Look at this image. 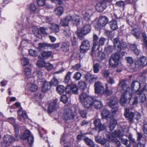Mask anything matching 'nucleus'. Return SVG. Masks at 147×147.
Returning <instances> with one entry per match:
<instances>
[{
  "mask_svg": "<svg viewBox=\"0 0 147 147\" xmlns=\"http://www.w3.org/2000/svg\"><path fill=\"white\" fill-rule=\"evenodd\" d=\"M91 22H86L83 28L81 30H78L77 34L78 36L80 37H82L83 35H86L89 33L91 30L90 24Z\"/></svg>",
  "mask_w": 147,
  "mask_h": 147,
  "instance_id": "obj_3",
  "label": "nucleus"
},
{
  "mask_svg": "<svg viewBox=\"0 0 147 147\" xmlns=\"http://www.w3.org/2000/svg\"><path fill=\"white\" fill-rule=\"evenodd\" d=\"M61 49L65 52L69 50V45L65 43H63L62 45Z\"/></svg>",
  "mask_w": 147,
  "mask_h": 147,
  "instance_id": "obj_43",
  "label": "nucleus"
},
{
  "mask_svg": "<svg viewBox=\"0 0 147 147\" xmlns=\"http://www.w3.org/2000/svg\"><path fill=\"white\" fill-rule=\"evenodd\" d=\"M39 46L40 48L45 49L47 47H49V43H39Z\"/></svg>",
  "mask_w": 147,
  "mask_h": 147,
  "instance_id": "obj_58",
  "label": "nucleus"
},
{
  "mask_svg": "<svg viewBox=\"0 0 147 147\" xmlns=\"http://www.w3.org/2000/svg\"><path fill=\"white\" fill-rule=\"evenodd\" d=\"M117 124V121L115 119H112L110 121L109 128L111 130L114 129Z\"/></svg>",
  "mask_w": 147,
  "mask_h": 147,
  "instance_id": "obj_34",
  "label": "nucleus"
},
{
  "mask_svg": "<svg viewBox=\"0 0 147 147\" xmlns=\"http://www.w3.org/2000/svg\"><path fill=\"white\" fill-rule=\"evenodd\" d=\"M47 69L49 71H50L53 68V65L49 63H47L45 66Z\"/></svg>",
  "mask_w": 147,
  "mask_h": 147,
  "instance_id": "obj_57",
  "label": "nucleus"
},
{
  "mask_svg": "<svg viewBox=\"0 0 147 147\" xmlns=\"http://www.w3.org/2000/svg\"><path fill=\"white\" fill-rule=\"evenodd\" d=\"M32 30L37 37L39 38H41V35L39 33V31L38 28L36 26H35L32 28Z\"/></svg>",
  "mask_w": 147,
  "mask_h": 147,
  "instance_id": "obj_41",
  "label": "nucleus"
},
{
  "mask_svg": "<svg viewBox=\"0 0 147 147\" xmlns=\"http://www.w3.org/2000/svg\"><path fill=\"white\" fill-rule=\"evenodd\" d=\"M98 39V37L96 34H94L93 36V42L92 49H94L95 46H96V44L98 43L97 40Z\"/></svg>",
  "mask_w": 147,
  "mask_h": 147,
  "instance_id": "obj_47",
  "label": "nucleus"
},
{
  "mask_svg": "<svg viewBox=\"0 0 147 147\" xmlns=\"http://www.w3.org/2000/svg\"><path fill=\"white\" fill-rule=\"evenodd\" d=\"M34 98L37 101H39L42 98V96L40 93H37L34 94Z\"/></svg>",
  "mask_w": 147,
  "mask_h": 147,
  "instance_id": "obj_48",
  "label": "nucleus"
},
{
  "mask_svg": "<svg viewBox=\"0 0 147 147\" xmlns=\"http://www.w3.org/2000/svg\"><path fill=\"white\" fill-rule=\"evenodd\" d=\"M93 9H90L87 10L84 15V17L85 20L86 21V22H91L90 20V16L93 13Z\"/></svg>",
  "mask_w": 147,
  "mask_h": 147,
  "instance_id": "obj_20",
  "label": "nucleus"
},
{
  "mask_svg": "<svg viewBox=\"0 0 147 147\" xmlns=\"http://www.w3.org/2000/svg\"><path fill=\"white\" fill-rule=\"evenodd\" d=\"M71 19L70 16H68L65 18L62 19L60 23L61 25L62 26H67Z\"/></svg>",
  "mask_w": 147,
  "mask_h": 147,
  "instance_id": "obj_21",
  "label": "nucleus"
},
{
  "mask_svg": "<svg viewBox=\"0 0 147 147\" xmlns=\"http://www.w3.org/2000/svg\"><path fill=\"white\" fill-rule=\"evenodd\" d=\"M145 141L139 142L138 143L137 147H145Z\"/></svg>",
  "mask_w": 147,
  "mask_h": 147,
  "instance_id": "obj_64",
  "label": "nucleus"
},
{
  "mask_svg": "<svg viewBox=\"0 0 147 147\" xmlns=\"http://www.w3.org/2000/svg\"><path fill=\"white\" fill-rule=\"evenodd\" d=\"M119 59V56L118 54L117 53L112 54L109 60V65L112 67H116L118 65Z\"/></svg>",
  "mask_w": 147,
  "mask_h": 147,
  "instance_id": "obj_7",
  "label": "nucleus"
},
{
  "mask_svg": "<svg viewBox=\"0 0 147 147\" xmlns=\"http://www.w3.org/2000/svg\"><path fill=\"white\" fill-rule=\"evenodd\" d=\"M51 26H49L51 29L54 32L57 33L59 31V25L55 24H51Z\"/></svg>",
  "mask_w": 147,
  "mask_h": 147,
  "instance_id": "obj_29",
  "label": "nucleus"
},
{
  "mask_svg": "<svg viewBox=\"0 0 147 147\" xmlns=\"http://www.w3.org/2000/svg\"><path fill=\"white\" fill-rule=\"evenodd\" d=\"M82 76L81 74L79 72H77L74 76L73 78L76 80H80Z\"/></svg>",
  "mask_w": 147,
  "mask_h": 147,
  "instance_id": "obj_50",
  "label": "nucleus"
},
{
  "mask_svg": "<svg viewBox=\"0 0 147 147\" xmlns=\"http://www.w3.org/2000/svg\"><path fill=\"white\" fill-rule=\"evenodd\" d=\"M29 9L32 12H34L36 10V7L34 3H31L29 5Z\"/></svg>",
  "mask_w": 147,
  "mask_h": 147,
  "instance_id": "obj_54",
  "label": "nucleus"
},
{
  "mask_svg": "<svg viewBox=\"0 0 147 147\" xmlns=\"http://www.w3.org/2000/svg\"><path fill=\"white\" fill-rule=\"evenodd\" d=\"M14 141L13 137L11 136L6 135L4 136L3 138V141L1 143L2 146L7 147Z\"/></svg>",
  "mask_w": 147,
  "mask_h": 147,
  "instance_id": "obj_8",
  "label": "nucleus"
},
{
  "mask_svg": "<svg viewBox=\"0 0 147 147\" xmlns=\"http://www.w3.org/2000/svg\"><path fill=\"white\" fill-rule=\"evenodd\" d=\"M57 99H56L49 104L48 109V112L51 113L56 110L57 108Z\"/></svg>",
  "mask_w": 147,
  "mask_h": 147,
  "instance_id": "obj_15",
  "label": "nucleus"
},
{
  "mask_svg": "<svg viewBox=\"0 0 147 147\" xmlns=\"http://www.w3.org/2000/svg\"><path fill=\"white\" fill-rule=\"evenodd\" d=\"M105 55L101 52H98L96 55V58L99 61H101L105 58Z\"/></svg>",
  "mask_w": 147,
  "mask_h": 147,
  "instance_id": "obj_31",
  "label": "nucleus"
},
{
  "mask_svg": "<svg viewBox=\"0 0 147 147\" xmlns=\"http://www.w3.org/2000/svg\"><path fill=\"white\" fill-rule=\"evenodd\" d=\"M110 27L112 30H115L118 28L117 21L115 20H112L109 22Z\"/></svg>",
  "mask_w": 147,
  "mask_h": 147,
  "instance_id": "obj_24",
  "label": "nucleus"
},
{
  "mask_svg": "<svg viewBox=\"0 0 147 147\" xmlns=\"http://www.w3.org/2000/svg\"><path fill=\"white\" fill-rule=\"evenodd\" d=\"M71 19L70 22L71 23L76 26L79 24L81 18L78 15H74L72 16H71Z\"/></svg>",
  "mask_w": 147,
  "mask_h": 147,
  "instance_id": "obj_18",
  "label": "nucleus"
},
{
  "mask_svg": "<svg viewBox=\"0 0 147 147\" xmlns=\"http://www.w3.org/2000/svg\"><path fill=\"white\" fill-rule=\"evenodd\" d=\"M85 143L88 146L90 147H94L95 144L93 141L87 137L84 139Z\"/></svg>",
  "mask_w": 147,
  "mask_h": 147,
  "instance_id": "obj_30",
  "label": "nucleus"
},
{
  "mask_svg": "<svg viewBox=\"0 0 147 147\" xmlns=\"http://www.w3.org/2000/svg\"><path fill=\"white\" fill-rule=\"evenodd\" d=\"M64 11L63 8L61 6H59L54 10V12L55 14L58 16H61L62 15Z\"/></svg>",
  "mask_w": 147,
  "mask_h": 147,
  "instance_id": "obj_32",
  "label": "nucleus"
},
{
  "mask_svg": "<svg viewBox=\"0 0 147 147\" xmlns=\"http://www.w3.org/2000/svg\"><path fill=\"white\" fill-rule=\"evenodd\" d=\"M106 6L105 3L103 2H99L96 5L95 8L99 12L102 11L106 8Z\"/></svg>",
  "mask_w": 147,
  "mask_h": 147,
  "instance_id": "obj_19",
  "label": "nucleus"
},
{
  "mask_svg": "<svg viewBox=\"0 0 147 147\" xmlns=\"http://www.w3.org/2000/svg\"><path fill=\"white\" fill-rule=\"evenodd\" d=\"M78 86L80 89L84 90L86 88V84L84 82L80 81L78 82Z\"/></svg>",
  "mask_w": 147,
  "mask_h": 147,
  "instance_id": "obj_42",
  "label": "nucleus"
},
{
  "mask_svg": "<svg viewBox=\"0 0 147 147\" xmlns=\"http://www.w3.org/2000/svg\"><path fill=\"white\" fill-rule=\"evenodd\" d=\"M110 75V71L109 70H105L102 73V75L105 78H108Z\"/></svg>",
  "mask_w": 147,
  "mask_h": 147,
  "instance_id": "obj_61",
  "label": "nucleus"
},
{
  "mask_svg": "<svg viewBox=\"0 0 147 147\" xmlns=\"http://www.w3.org/2000/svg\"><path fill=\"white\" fill-rule=\"evenodd\" d=\"M63 33L67 38H69L71 37V33L69 27L65 28L64 29Z\"/></svg>",
  "mask_w": 147,
  "mask_h": 147,
  "instance_id": "obj_35",
  "label": "nucleus"
},
{
  "mask_svg": "<svg viewBox=\"0 0 147 147\" xmlns=\"http://www.w3.org/2000/svg\"><path fill=\"white\" fill-rule=\"evenodd\" d=\"M109 111L106 109H105L102 111L101 115L103 118L106 119L109 115Z\"/></svg>",
  "mask_w": 147,
  "mask_h": 147,
  "instance_id": "obj_37",
  "label": "nucleus"
},
{
  "mask_svg": "<svg viewBox=\"0 0 147 147\" xmlns=\"http://www.w3.org/2000/svg\"><path fill=\"white\" fill-rule=\"evenodd\" d=\"M38 89V86L34 84L30 83L28 84V89L31 92L36 91Z\"/></svg>",
  "mask_w": 147,
  "mask_h": 147,
  "instance_id": "obj_28",
  "label": "nucleus"
},
{
  "mask_svg": "<svg viewBox=\"0 0 147 147\" xmlns=\"http://www.w3.org/2000/svg\"><path fill=\"white\" fill-rule=\"evenodd\" d=\"M132 33L137 38H138L140 34V32L138 28L133 29L132 30Z\"/></svg>",
  "mask_w": 147,
  "mask_h": 147,
  "instance_id": "obj_36",
  "label": "nucleus"
},
{
  "mask_svg": "<svg viewBox=\"0 0 147 147\" xmlns=\"http://www.w3.org/2000/svg\"><path fill=\"white\" fill-rule=\"evenodd\" d=\"M59 43H56L54 44L49 43V47L50 49H54L58 48L59 47Z\"/></svg>",
  "mask_w": 147,
  "mask_h": 147,
  "instance_id": "obj_45",
  "label": "nucleus"
},
{
  "mask_svg": "<svg viewBox=\"0 0 147 147\" xmlns=\"http://www.w3.org/2000/svg\"><path fill=\"white\" fill-rule=\"evenodd\" d=\"M90 44L89 42L87 40H85L82 43L80 46V51L81 52L85 53L89 49Z\"/></svg>",
  "mask_w": 147,
  "mask_h": 147,
  "instance_id": "obj_12",
  "label": "nucleus"
},
{
  "mask_svg": "<svg viewBox=\"0 0 147 147\" xmlns=\"http://www.w3.org/2000/svg\"><path fill=\"white\" fill-rule=\"evenodd\" d=\"M119 86L120 87L121 91L123 94L120 100V102L122 105H123L129 100L131 98L132 94L129 92L130 90L129 87H126V80H122L120 81L119 82Z\"/></svg>",
  "mask_w": 147,
  "mask_h": 147,
  "instance_id": "obj_2",
  "label": "nucleus"
},
{
  "mask_svg": "<svg viewBox=\"0 0 147 147\" xmlns=\"http://www.w3.org/2000/svg\"><path fill=\"white\" fill-rule=\"evenodd\" d=\"M111 136L113 138H119L121 139L123 136V135L121 133V132L119 130L117 131H114L111 133Z\"/></svg>",
  "mask_w": 147,
  "mask_h": 147,
  "instance_id": "obj_26",
  "label": "nucleus"
},
{
  "mask_svg": "<svg viewBox=\"0 0 147 147\" xmlns=\"http://www.w3.org/2000/svg\"><path fill=\"white\" fill-rule=\"evenodd\" d=\"M113 42L115 48L119 52L122 49H125L127 47L126 43L123 42H120L119 39L117 38L114 39Z\"/></svg>",
  "mask_w": 147,
  "mask_h": 147,
  "instance_id": "obj_4",
  "label": "nucleus"
},
{
  "mask_svg": "<svg viewBox=\"0 0 147 147\" xmlns=\"http://www.w3.org/2000/svg\"><path fill=\"white\" fill-rule=\"evenodd\" d=\"M45 61L43 60H40L38 61L36 63L37 65L40 68L45 67L46 64Z\"/></svg>",
  "mask_w": 147,
  "mask_h": 147,
  "instance_id": "obj_40",
  "label": "nucleus"
},
{
  "mask_svg": "<svg viewBox=\"0 0 147 147\" xmlns=\"http://www.w3.org/2000/svg\"><path fill=\"white\" fill-rule=\"evenodd\" d=\"M111 91L108 90V85L106 84L105 90V91H104V92L102 94H104L105 96H107L111 94Z\"/></svg>",
  "mask_w": 147,
  "mask_h": 147,
  "instance_id": "obj_46",
  "label": "nucleus"
},
{
  "mask_svg": "<svg viewBox=\"0 0 147 147\" xmlns=\"http://www.w3.org/2000/svg\"><path fill=\"white\" fill-rule=\"evenodd\" d=\"M107 82L110 84H112L115 83V81L113 78L111 77L110 76L109 79L107 80Z\"/></svg>",
  "mask_w": 147,
  "mask_h": 147,
  "instance_id": "obj_62",
  "label": "nucleus"
},
{
  "mask_svg": "<svg viewBox=\"0 0 147 147\" xmlns=\"http://www.w3.org/2000/svg\"><path fill=\"white\" fill-rule=\"evenodd\" d=\"M71 113L72 111L70 109H67L66 110H65L63 114L64 119L66 120L70 119L72 117Z\"/></svg>",
  "mask_w": 147,
  "mask_h": 147,
  "instance_id": "obj_23",
  "label": "nucleus"
},
{
  "mask_svg": "<svg viewBox=\"0 0 147 147\" xmlns=\"http://www.w3.org/2000/svg\"><path fill=\"white\" fill-rule=\"evenodd\" d=\"M95 92L96 94H103L104 87L102 84L100 82H97L94 84Z\"/></svg>",
  "mask_w": 147,
  "mask_h": 147,
  "instance_id": "obj_10",
  "label": "nucleus"
},
{
  "mask_svg": "<svg viewBox=\"0 0 147 147\" xmlns=\"http://www.w3.org/2000/svg\"><path fill=\"white\" fill-rule=\"evenodd\" d=\"M69 87L70 86L69 85H67L66 87L62 85H58L56 88V90L58 93L61 95L63 94L65 90L66 92H69L70 91L67 90Z\"/></svg>",
  "mask_w": 147,
  "mask_h": 147,
  "instance_id": "obj_14",
  "label": "nucleus"
},
{
  "mask_svg": "<svg viewBox=\"0 0 147 147\" xmlns=\"http://www.w3.org/2000/svg\"><path fill=\"white\" fill-rule=\"evenodd\" d=\"M112 108V109L111 111V113L112 114V115L113 116L117 112L118 110V107L117 105H116L114 107Z\"/></svg>",
  "mask_w": 147,
  "mask_h": 147,
  "instance_id": "obj_56",
  "label": "nucleus"
},
{
  "mask_svg": "<svg viewBox=\"0 0 147 147\" xmlns=\"http://www.w3.org/2000/svg\"><path fill=\"white\" fill-rule=\"evenodd\" d=\"M147 64V59L145 57H140L135 63V66L136 68L144 66Z\"/></svg>",
  "mask_w": 147,
  "mask_h": 147,
  "instance_id": "obj_11",
  "label": "nucleus"
},
{
  "mask_svg": "<svg viewBox=\"0 0 147 147\" xmlns=\"http://www.w3.org/2000/svg\"><path fill=\"white\" fill-rule=\"evenodd\" d=\"M71 72L69 71L68 72L65 78V80H64L65 82L66 83H67L69 81L71 77Z\"/></svg>",
  "mask_w": 147,
  "mask_h": 147,
  "instance_id": "obj_51",
  "label": "nucleus"
},
{
  "mask_svg": "<svg viewBox=\"0 0 147 147\" xmlns=\"http://www.w3.org/2000/svg\"><path fill=\"white\" fill-rule=\"evenodd\" d=\"M94 71L95 73H98L99 71V64L96 63L94 65Z\"/></svg>",
  "mask_w": 147,
  "mask_h": 147,
  "instance_id": "obj_53",
  "label": "nucleus"
},
{
  "mask_svg": "<svg viewBox=\"0 0 147 147\" xmlns=\"http://www.w3.org/2000/svg\"><path fill=\"white\" fill-rule=\"evenodd\" d=\"M20 138L22 140H26L30 146H32L34 142L33 137L28 130H26L23 135L21 136Z\"/></svg>",
  "mask_w": 147,
  "mask_h": 147,
  "instance_id": "obj_5",
  "label": "nucleus"
},
{
  "mask_svg": "<svg viewBox=\"0 0 147 147\" xmlns=\"http://www.w3.org/2000/svg\"><path fill=\"white\" fill-rule=\"evenodd\" d=\"M29 61L27 58L25 57H23L22 59L21 63L22 65L23 66H26L28 65L29 63Z\"/></svg>",
  "mask_w": 147,
  "mask_h": 147,
  "instance_id": "obj_49",
  "label": "nucleus"
},
{
  "mask_svg": "<svg viewBox=\"0 0 147 147\" xmlns=\"http://www.w3.org/2000/svg\"><path fill=\"white\" fill-rule=\"evenodd\" d=\"M140 87V82L137 81H134L131 85V89L129 91V92H130L132 94L131 91L134 93H137L140 91L139 90Z\"/></svg>",
  "mask_w": 147,
  "mask_h": 147,
  "instance_id": "obj_9",
  "label": "nucleus"
},
{
  "mask_svg": "<svg viewBox=\"0 0 147 147\" xmlns=\"http://www.w3.org/2000/svg\"><path fill=\"white\" fill-rule=\"evenodd\" d=\"M29 52V54L32 56L36 57L38 55L37 51L32 49L30 50Z\"/></svg>",
  "mask_w": 147,
  "mask_h": 147,
  "instance_id": "obj_52",
  "label": "nucleus"
},
{
  "mask_svg": "<svg viewBox=\"0 0 147 147\" xmlns=\"http://www.w3.org/2000/svg\"><path fill=\"white\" fill-rule=\"evenodd\" d=\"M95 140L96 142L100 143L103 145H104L106 141V140L105 139H102L100 136H97L95 137Z\"/></svg>",
  "mask_w": 147,
  "mask_h": 147,
  "instance_id": "obj_33",
  "label": "nucleus"
},
{
  "mask_svg": "<svg viewBox=\"0 0 147 147\" xmlns=\"http://www.w3.org/2000/svg\"><path fill=\"white\" fill-rule=\"evenodd\" d=\"M31 72V69L28 67H26L24 69V74L26 76H28L30 74Z\"/></svg>",
  "mask_w": 147,
  "mask_h": 147,
  "instance_id": "obj_55",
  "label": "nucleus"
},
{
  "mask_svg": "<svg viewBox=\"0 0 147 147\" xmlns=\"http://www.w3.org/2000/svg\"><path fill=\"white\" fill-rule=\"evenodd\" d=\"M18 113L19 117H18V119L21 121L24 122L25 120L27 118V116L26 112L25 111L21 109L18 111Z\"/></svg>",
  "mask_w": 147,
  "mask_h": 147,
  "instance_id": "obj_13",
  "label": "nucleus"
},
{
  "mask_svg": "<svg viewBox=\"0 0 147 147\" xmlns=\"http://www.w3.org/2000/svg\"><path fill=\"white\" fill-rule=\"evenodd\" d=\"M108 100L109 106L111 108H113L117 105L118 100L117 97H111L108 99Z\"/></svg>",
  "mask_w": 147,
  "mask_h": 147,
  "instance_id": "obj_17",
  "label": "nucleus"
},
{
  "mask_svg": "<svg viewBox=\"0 0 147 147\" xmlns=\"http://www.w3.org/2000/svg\"><path fill=\"white\" fill-rule=\"evenodd\" d=\"M81 67L80 65L79 64H78L72 66L71 67V69L75 70H78Z\"/></svg>",
  "mask_w": 147,
  "mask_h": 147,
  "instance_id": "obj_59",
  "label": "nucleus"
},
{
  "mask_svg": "<svg viewBox=\"0 0 147 147\" xmlns=\"http://www.w3.org/2000/svg\"><path fill=\"white\" fill-rule=\"evenodd\" d=\"M50 83L46 81L42 85V91L43 93H46L47 92L50 88Z\"/></svg>",
  "mask_w": 147,
  "mask_h": 147,
  "instance_id": "obj_25",
  "label": "nucleus"
},
{
  "mask_svg": "<svg viewBox=\"0 0 147 147\" xmlns=\"http://www.w3.org/2000/svg\"><path fill=\"white\" fill-rule=\"evenodd\" d=\"M67 97L65 95H64L61 96V101L64 103H65L67 101Z\"/></svg>",
  "mask_w": 147,
  "mask_h": 147,
  "instance_id": "obj_63",
  "label": "nucleus"
},
{
  "mask_svg": "<svg viewBox=\"0 0 147 147\" xmlns=\"http://www.w3.org/2000/svg\"><path fill=\"white\" fill-rule=\"evenodd\" d=\"M137 94L140 95L139 99L140 101L142 103L144 102L146 100V97L145 93L142 90L136 93Z\"/></svg>",
  "mask_w": 147,
  "mask_h": 147,
  "instance_id": "obj_27",
  "label": "nucleus"
},
{
  "mask_svg": "<svg viewBox=\"0 0 147 147\" xmlns=\"http://www.w3.org/2000/svg\"><path fill=\"white\" fill-rule=\"evenodd\" d=\"M94 123L96 127L99 129L100 130H103L106 129L105 126L101 124L99 119L95 120L94 122Z\"/></svg>",
  "mask_w": 147,
  "mask_h": 147,
  "instance_id": "obj_22",
  "label": "nucleus"
},
{
  "mask_svg": "<svg viewBox=\"0 0 147 147\" xmlns=\"http://www.w3.org/2000/svg\"><path fill=\"white\" fill-rule=\"evenodd\" d=\"M68 89H70V90H72L74 93H76L78 91V88L76 86L75 84H72Z\"/></svg>",
  "mask_w": 147,
  "mask_h": 147,
  "instance_id": "obj_44",
  "label": "nucleus"
},
{
  "mask_svg": "<svg viewBox=\"0 0 147 147\" xmlns=\"http://www.w3.org/2000/svg\"><path fill=\"white\" fill-rule=\"evenodd\" d=\"M80 99L83 106L86 108H90L94 106L95 109H99L103 107L102 103L100 100L94 99L93 97L83 92L80 96Z\"/></svg>",
  "mask_w": 147,
  "mask_h": 147,
  "instance_id": "obj_1",
  "label": "nucleus"
},
{
  "mask_svg": "<svg viewBox=\"0 0 147 147\" xmlns=\"http://www.w3.org/2000/svg\"><path fill=\"white\" fill-rule=\"evenodd\" d=\"M105 40V38L103 37H101L100 38L96 46H95L94 49H92V54L94 51L98 50L100 46H102L104 45Z\"/></svg>",
  "mask_w": 147,
  "mask_h": 147,
  "instance_id": "obj_16",
  "label": "nucleus"
},
{
  "mask_svg": "<svg viewBox=\"0 0 147 147\" xmlns=\"http://www.w3.org/2000/svg\"><path fill=\"white\" fill-rule=\"evenodd\" d=\"M50 83V86H56L58 84L59 82V80L55 77L52 79Z\"/></svg>",
  "mask_w": 147,
  "mask_h": 147,
  "instance_id": "obj_39",
  "label": "nucleus"
},
{
  "mask_svg": "<svg viewBox=\"0 0 147 147\" xmlns=\"http://www.w3.org/2000/svg\"><path fill=\"white\" fill-rule=\"evenodd\" d=\"M40 30L41 32L43 34H48L47 32L48 30L47 28L44 27H41L40 28Z\"/></svg>",
  "mask_w": 147,
  "mask_h": 147,
  "instance_id": "obj_60",
  "label": "nucleus"
},
{
  "mask_svg": "<svg viewBox=\"0 0 147 147\" xmlns=\"http://www.w3.org/2000/svg\"><path fill=\"white\" fill-rule=\"evenodd\" d=\"M108 18L105 16H101L98 20L95 26V28L100 29L106 25L108 22Z\"/></svg>",
  "mask_w": 147,
  "mask_h": 147,
  "instance_id": "obj_6",
  "label": "nucleus"
},
{
  "mask_svg": "<svg viewBox=\"0 0 147 147\" xmlns=\"http://www.w3.org/2000/svg\"><path fill=\"white\" fill-rule=\"evenodd\" d=\"M52 53L51 51H45L42 52L41 55L43 57L46 58L51 57Z\"/></svg>",
  "mask_w": 147,
  "mask_h": 147,
  "instance_id": "obj_38",
  "label": "nucleus"
}]
</instances>
